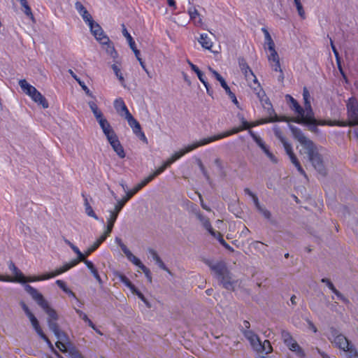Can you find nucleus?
Instances as JSON below:
<instances>
[{"instance_id": "nucleus-1", "label": "nucleus", "mask_w": 358, "mask_h": 358, "mask_svg": "<svg viewBox=\"0 0 358 358\" xmlns=\"http://www.w3.org/2000/svg\"><path fill=\"white\" fill-rule=\"evenodd\" d=\"M332 338H329L331 343L337 348L348 353V358H357L358 357V351L352 342L348 340L343 334H339L334 329H331Z\"/></svg>"}, {"instance_id": "nucleus-2", "label": "nucleus", "mask_w": 358, "mask_h": 358, "mask_svg": "<svg viewBox=\"0 0 358 358\" xmlns=\"http://www.w3.org/2000/svg\"><path fill=\"white\" fill-rule=\"evenodd\" d=\"M24 289L26 292L31 296L32 299L37 303V304L47 313L48 315V320L57 321L58 320V315L55 310L49 306L48 302L36 289L29 285H26Z\"/></svg>"}, {"instance_id": "nucleus-3", "label": "nucleus", "mask_w": 358, "mask_h": 358, "mask_svg": "<svg viewBox=\"0 0 358 358\" xmlns=\"http://www.w3.org/2000/svg\"><path fill=\"white\" fill-rule=\"evenodd\" d=\"M306 154L313 168L322 177L327 175V170L324 165L322 155L319 152L315 144L306 150Z\"/></svg>"}, {"instance_id": "nucleus-4", "label": "nucleus", "mask_w": 358, "mask_h": 358, "mask_svg": "<svg viewBox=\"0 0 358 358\" xmlns=\"http://www.w3.org/2000/svg\"><path fill=\"white\" fill-rule=\"evenodd\" d=\"M347 113L348 121V122H340L336 121V126L339 127H353L358 125V102L354 97H351L348 99L347 103Z\"/></svg>"}, {"instance_id": "nucleus-5", "label": "nucleus", "mask_w": 358, "mask_h": 358, "mask_svg": "<svg viewBox=\"0 0 358 358\" xmlns=\"http://www.w3.org/2000/svg\"><path fill=\"white\" fill-rule=\"evenodd\" d=\"M216 278L220 281V284L224 288L228 290H234L236 281L232 279L231 273L227 268L226 264L223 266H217Z\"/></svg>"}, {"instance_id": "nucleus-6", "label": "nucleus", "mask_w": 358, "mask_h": 358, "mask_svg": "<svg viewBox=\"0 0 358 358\" xmlns=\"http://www.w3.org/2000/svg\"><path fill=\"white\" fill-rule=\"evenodd\" d=\"M200 146H202L201 144H200V141H196L191 145L186 146L185 148L180 150V151L175 152L169 159H168L165 162H164V164L155 171L158 173L159 175L161 174L165 171L166 168L169 167L175 161L180 159L185 154Z\"/></svg>"}, {"instance_id": "nucleus-7", "label": "nucleus", "mask_w": 358, "mask_h": 358, "mask_svg": "<svg viewBox=\"0 0 358 358\" xmlns=\"http://www.w3.org/2000/svg\"><path fill=\"white\" fill-rule=\"evenodd\" d=\"M200 146H202L201 144H200V141H196L191 145L186 146L185 148L180 150V151L175 152L169 159H168L165 162H164V164L155 171L158 173L159 175L161 174L165 171L166 168L169 167L175 161L180 159L185 154Z\"/></svg>"}, {"instance_id": "nucleus-8", "label": "nucleus", "mask_w": 358, "mask_h": 358, "mask_svg": "<svg viewBox=\"0 0 358 358\" xmlns=\"http://www.w3.org/2000/svg\"><path fill=\"white\" fill-rule=\"evenodd\" d=\"M200 146H202L201 144H200V141H196L191 145L186 146L185 148L180 150V151L175 152L169 159H168L165 162H164V164L155 171L158 173L159 175L161 174L165 171L166 168L169 167L175 161L180 159L185 154Z\"/></svg>"}, {"instance_id": "nucleus-9", "label": "nucleus", "mask_w": 358, "mask_h": 358, "mask_svg": "<svg viewBox=\"0 0 358 358\" xmlns=\"http://www.w3.org/2000/svg\"><path fill=\"white\" fill-rule=\"evenodd\" d=\"M77 255H78L77 259L71 261L69 263H66L63 266H62L59 268L57 269L56 271L52 272L50 273V275L43 277V278H41V279H49L51 278H54L64 272L67 271L72 267L77 265L80 262H83L85 264L86 261H88L87 259H85V257H87L86 254L84 255L80 251L78 253H77Z\"/></svg>"}, {"instance_id": "nucleus-10", "label": "nucleus", "mask_w": 358, "mask_h": 358, "mask_svg": "<svg viewBox=\"0 0 358 358\" xmlns=\"http://www.w3.org/2000/svg\"><path fill=\"white\" fill-rule=\"evenodd\" d=\"M303 113H301L297 117L292 119V121L301 124H316V119L314 116V113L312 109L311 105L308 106H304Z\"/></svg>"}, {"instance_id": "nucleus-11", "label": "nucleus", "mask_w": 358, "mask_h": 358, "mask_svg": "<svg viewBox=\"0 0 358 358\" xmlns=\"http://www.w3.org/2000/svg\"><path fill=\"white\" fill-rule=\"evenodd\" d=\"M122 203H116L113 210H109V217L107 219V227L106 229L103 234L106 238L111 233L113 228L114 227V224L117 218V216L122 209Z\"/></svg>"}, {"instance_id": "nucleus-12", "label": "nucleus", "mask_w": 358, "mask_h": 358, "mask_svg": "<svg viewBox=\"0 0 358 358\" xmlns=\"http://www.w3.org/2000/svg\"><path fill=\"white\" fill-rule=\"evenodd\" d=\"M289 129L294 138H296L301 143V145L303 146L306 150L315 144L313 141L308 139L304 135L300 129L291 124L289 125Z\"/></svg>"}, {"instance_id": "nucleus-13", "label": "nucleus", "mask_w": 358, "mask_h": 358, "mask_svg": "<svg viewBox=\"0 0 358 358\" xmlns=\"http://www.w3.org/2000/svg\"><path fill=\"white\" fill-rule=\"evenodd\" d=\"M92 34L94 36L96 39L101 44H106L109 42L108 36L104 35L103 31L100 25L95 22L93 20L88 23Z\"/></svg>"}, {"instance_id": "nucleus-14", "label": "nucleus", "mask_w": 358, "mask_h": 358, "mask_svg": "<svg viewBox=\"0 0 358 358\" xmlns=\"http://www.w3.org/2000/svg\"><path fill=\"white\" fill-rule=\"evenodd\" d=\"M9 269L12 271L14 275V278H5L3 276L0 275L1 281H10V282H17L20 283H24L27 281L26 277L24 274L18 269V268L15 265L13 262H10L8 265Z\"/></svg>"}, {"instance_id": "nucleus-15", "label": "nucleus", "mask_w": 358, "mask_h": 358, "mask_svg": "<svg viewBox=\"0 0 358 358\" xmlns=\"http://www.w3.org/2000/svg\"><path fill=\"white\" fill-rule=\"evenodd\" d=\"M241 131H243V128H241L240 127H235V128H233L231 130L225 131V132H224L222 134L215 135V136H211V137H208V138H206L201 139V140L199 141H200V144H201V145L203 146V145L208 144V143H210L211 142H213V141L220 140L221 138L227 137V136H231L232 134H237V133H238Z\"/></svg>"}, {"instance_id": "nucleus-16", "label": "nucleus", "mask_w": 358, "mask_h": 358, "mask_svg": "<svg viewBox=\"0 0 358 358\" xmlns=\"http://www.w3.org/2000/svg\"><path fill=\"white\" fill-rule=\"evenodd\" d=\"M208 70L210 73H212V74L214 76V77L220 82L221 86L224 89L226 93L229 96L231 101L234 103L237 104L238 101L236 99V95L231 91L229 87L227 84L224 78L219 73H217L215 70L212 69L210 66H208Z\"/></svg>"}, {"instance_id": "nucleus-17", "label": "nucleus", "mask_w": 358, "mask_h": 358, "mask_svg": "<svg viewBox=\"0 0 358 358\" xmlns=\"http://www.w3.org/2000/svg\"><path fill=\"white\" fill-rule=\"evenodd\" d=\"M241 331L244 336L250 341L252 348L256 350L257 348L260 346L261 341L259 336L251 330L242 329Z\"/></svg>"}, {"instance_id": "nucleus-18", "label": "nucleus", "mask_w": 358, "mask_h": 358, "mask_svg": "<svg viewBox=\"0 0 358 358\" xmlns=\"http://www.w3.org/2000/svg\"><path fill=\"white\" fill-rule=\"evenodd\" d=\"M114 108L116 110L117 113L122 117L124 118L127 117V114L130 113L129 110L127 109L124 101L122 99L120 98L115 101L114 102Z\"/></svg>"}, {"instance_id": "nucleus-19", "label": "nucleus", "mask_w": 358, "mask_h": 358, "mask_svg": "<svg viewBox=\"0 0 358 358\" xmlns=\"http://www.w3.org/2000/svg\"><path fill=\"white\" fill-rule=\"evenodd\" d=\"M322 282H324L327 285V286L337 296V297L342 301L345 304L350 303V301L343 296L338 290L336 289L334 284L330 281L328 278H322L321 280Z\"/></svg>"}, {"instance_id": "nucleus-20", "label": "nucleus", "mask_w": 358, "mask_h": 358, "mask_svg": "<svg viewBox=\"0 0 358 358\" xmlns=\"http://www.w3.org/2000/svg\"><path fill=\"white\" fill-rule=\"evenodd\" d=\"M75 8L77 11L80 14L84 21L87 23L91 22L93 19L92 15L87 11L86 8L82 4L81 2L77 1L75 3Z\"/></svg>"}, {"instance_id": "nucleus-21", "label": "nucleus", "mask_w": 358, "mask_h": 358, "mask_svg": "<svg viewBox=\"0 0 358 358\" xmlns=\"http://www.w3.org/2000/svg\"><path fill=\"white\" fill-rule=\"evenodd\" d=\"M197 216L196 218L200 221L202 224L203 227L209 231V233L213 236H215L216 231L213 229L211 224L210 222L209 219L204 216L201 213H196Z\"/></svg>"}, {"instance_id": "nucleus-22", "label": "nucleus", "mask_w": 358, "mask_h": 358, "mask_svg": "<svg viewBox=\"0 0 358 358\" xmlns=\"http://www.w3.org/2000/svg\"><path fill=\"white\" fill-rule=\"evenodd\" d=\"M19 85L20 86L22 91L26 94L29 95L31 98H32L34 94L38 91L36 87L29 84L24 79L20 80L19 81Z\"/></svg>"}, {"instance_id": "nucleus-23", "label": "nucleus", "mask_w": 358, "mask_h": 358, "mask_svg": "<svg viewBox=\"0 0 358 358\" xmlns=\"http://www.w3.org/2000/svg\"><path fill=\"white\" fill-rule=\"evenodd\" d=\"M109 143L112 146L114 151L117 153V155L120 158H124L125 157V152L124 150L123 147L122 146L120 141L118 140L117 136L110 141H108Z\"/></svg>"}, {"instance_id": "nucleus-24", "label": "nucleus", "mask_w": 358, "mask_h": 358, "mask_svg": "<svg viewBox=\"0 0 358 358\" xmlns=\"http://www.w3.org/2000/svg\"><path fill=\"white\" fill-rule=\"evenodd\" d=\"M239 66L242 71V72L244 73L245 77L247 80H251L253 77H255V74L253 73L252 71L250 68V66L246 63L245 60L243 58L239 59Z\"/></svg>"}, {"instance_id": "nucleus-25", "label": "nucleus", "mask_w": 358, "mask_h": 358, "mask_svg": "<svg viewBox=\"0 0 358 358\" xmlns=\"http://www.w3.org/2000/svg\"><path fill=\"white\" fill-rule=\"evenodd\" d=\"M121 250L126 255L127 258L134 265L137 266L138 268L143 265L141 260L134 256L126 245H121Z\"/></svg>"}, {"instance_id": "nucleus-26", "label": "nucleus", "mask_w": 358, "mask_h": 358, "mask_svg": "<svg viewBox=\"0 0 358 358\" xmlns=\"http://www.w3.org/2000/svg\"><path fill=\"white\" fill-rule=\"evenodd\" d=\"M308 127V129L313 132V133H317L319 129H317L318 125H329V126H334L336 125V121H325V120H316V124H306Z\"/></svg>"}, {"instance_id": "nucleus-27", "label": "nucleus", "mask_w": 358, "mask_h": 358, "mask_svg": "<svg viewBox=\"0 0 358 358\" xmlns=\"http://www.w3.org/2000/svg\"><path fill=\"white\" fill-rule=\"evenodd\" d=\"M251 80L253 81V84H250V87L252 88L255 93L257 94L261 101H263V96H265V93L260 87L259 83L257 81L256 76L253 77Z\"/></svg>"}, {"instance_id": "nucleus-28", "label": "nucleus", "mask_w": 358, "mask_h": 358, "mask_svg": "<svg viewBox=\"0 0 358 358\" xmlns=\"http://www.w3.org/2000/svg\"><path fill=\"white\" fill-rule=\"evenodd\" d=\"M286 99L290 101L291 109L294 110L295 113L298 114V116H299V115L301 113H303V112H304L303 108H302L299 104V103L297 102V101L296 99H294L292 96H290L289 94H287L286 96Z\"/></svg>"}, {"instance_id": "nucleus-29", "label": "nucleus", "mask_w": 358, "mask_h": 358, "mask_svg": "<svg viewBox=\"0 0 358 358\" xmlns=\"http://www.w3.org/2000/svg\"><path fill=\"white\" fill-rule=\"evenodd\" d=\"M198 41L201 46L206 50H210L213 46V42L209 38L207 34H201Z\"/></svg>"}, {"instance_id": "nucleus-30", "label": "nucleus", "mask_w": 358, "mask_h": 358, "mask_svg": "<svg viewBox=\"0 0 358 358\" xmlns=\"http://www.w3.org/2000/svg\"><path fill=\"white\" fill-rule=\"evenodd\" d=\"M31 99L36 103H38V104L42 105L43 108H47L49 106L46 99L38 91H37V92H36L34 94V95L33 96V97Z\"/></svg>"}, {"instance_id": "nucleus-31", "label": "nucleus", "mask_w": 358, "mask_h": 358, "mask_svg": "<svg viewBox=\"0 0 358 358\" xmlns=\"http://www.w3.org/2000/svg\"><path fill=\"white\" fill-rule=\"evenodd\" d=\"M148 252L152 255L154 260H155L156 263L158 264L159 268L169 272V269L167 268V267L166 266V265L164 264V263L161 259V258L159 257V256L155 250L150 248L148 249Z\"/></svg>"}, {"instance_id": "nucleus-32", "label": "nucleus", "mask_w": 358, "mask_h": 358, "mask_svg": "<svg viewBox=\"0 0 358 358\" xmlns=\"http://www.w3.org/2000/svg\"><path fill=\"white\" fill-rule=\"evenodd\" d=\"M140 189L136 186L133 189L128 191L126 192V195L121 199L117 201V203H122V206L124 207L125 203Z\"/></svg>"}, {"instance_id": "nucleus-33", "label": "nucleus", "mask_w": 358, "mask_h": 358, "mask_svg": "<svg viewBox=\"0 0 358 358\" xmlns=\"http://www.w3.org/2000/svg\"><path fill=\"white\" fill-rule=\"evenodd\" d=\"M272 350L271 343L268 340H265L263 343L260 342V346L257 348L256 351L268 354L271 352Z\"/></svg>"}, {"instance_id": "nucleus-34", "label": "nucleus", "mask_w": 358, "mask_h": 358, "mask_svg": "<svg viewBox=\"0 0 358 358\" xmlns=\"http://www.w3.org/2000/svg\"><path fill=\"white\" fill-rule=\"evenodd\" d=\"M106 239V237L103 234L91 245L86 251V256L90 255L92 252L96 250L99 246Z\"/></svg>"}, {"instance_id": "nucleus-35", "label": "nucleus", "mask_w": 358, "mask_h": 358, "mask_svg": "<svg viewBox=\"0 0 358 358\" xmlns=\"http://www.w3.org/2000/svg\"><path fill=\"white\" fill-rule=\"evenodd\" d=\"M85 265L90 270L91 273L94 275V277L96 278V280L98 281V282L101 285L102 284V280L98 273L97 269L95 268L93 263L90 261H86Z\"/></svg>"}, {"instance_id": "nucleus-36", "label": "nucleus", "mask_w": 358, "mask_h": 358, "mask_svg": "<svg viewBox=\"0 0 358 358\" xmlns=\"http://www.w3.org/2000/svg\"><path fill=\"white\" fill-rule=\"evenodd\" d=\"M188 13L191 20L194 21L196 25H201L202 24L200 14L196 8L189 9Z\"/></svg>"}, {"instance_id": "nucleus-37", "label": "nucleus", "mask_w": 358, "mask_h": 358, "mask_svg": "<svg viewBox=\"0 0 358 358\" xmlns=\"http://www.w3.org/2000/svg\"><path fill=\"white\" fill-rule=\"evenodd\" d=\"M83 196L84 197V201H85L84 206H85V210L86 214L88 216L94 218L95 220H98L99 218H98L97 215H96V213L94 212L93 208L90 206L87 197H85L84 195H83Z\"/></svg>"}, {"instance_id": "nucleus-38", "label": "nucleus", "mask_w": 358, "mask_h": 358, "mask_svg": "<svg viewBox=\"0 0 358 358\" xmlns=\"http://www.w3.org/2000/svg\"><path fill=\"white\" fill-rule=\"evenodd\" d=\"M27 317H29L31 323V325L36 331V333L38 334H41L43 331V330L41 329L39 322L36 317L34 316V315L31 313L29 315H27Z\"/></svg>"}, {"instance_id": "nucleus-39", "label": "nucleus", "mask_w": 358, "mask_h": 358, "mask_svg": "<svg viewBox=\"0 0 358 358\" xmlns=\"http://www.w3.org/2000/svg\"><path fill=\"white\" fill-rule=\"evenodd\" d=\"M88 105L96 120L103 117L102 112L99 109L97 105L94 101H89Z\"/></svg>"}, {"instance_id": "nucleus-40", "label": "nucleus", "mask_w": 358, "mask_h": 358, "mask_svg": "<svg viewBox=\"0 0 358 358\" xmlns=\"http://www.w3.org/2000/svg\"><path fill=\"white\" fill-rule=\"evenodd\" d=\"M122 34L123 36L127 38L128 43L129 45V47L131 49H134V46H136L135 41H134L133 38L130 35V34L128 32L125 25L123 24H122Z\"/></svg>"}, {"instance_id": "nucleus-41", "label": "nucleus", "mask_w": 358, "mask_h": 358, "mask_svg": "<svg viewBox=\"0 0 358 358\" xmlns=\"http://www.w3.org/2000/svg\"><path fill=\"white\" fill-rule=\"evenodd\" d=\"M117 275L120 280L130 289L131 292H135L136 287L131 283L127 277L121 273H118Z\"/></svg>"}, {"instance_id": "nucleus-42", "label": "nucleus", "mask_w": 358, "mask_h": 358, "mask_svg": "<svg viewBox=\"0 0 358 358\" xmlns=\"http://www.w3.org/2000/svg\"><path fill=\"white\" fill-rule=\"evenodd\" d=\"M103 45H106V53L110 55L112 58L114 59H116L118 57V54L117 51L115 50L114 46L109 42H108L106 44H103Z\"/></svg>"}, {"instance_id": "nucleus-43", "label": "nucleus", "mask_w": 358, "mask_h": 358, "mask_svg": "<svg viewBox=\"0 0 358 358\" xmlns=\"http://www.w3.org/2000/svg\"><path fill=\"white\" fill-rule=\"evenodd\" d=\"M159 176L158 173L155 171L151 173L149 176L145 178L143 180H142L140 183H138L136 186L139 189H141L143 187H145L148 183L151 182L155 177Z\"/></svg>"}, {"instance_id": "nucleus-44", "label": "nucleus", "mask_w": 358, "mask_h": 358, "mask_svg": "<svg viewBox=\"0 0 358 358\" xmlns=\"http://www.w3.org/2000/svg\"><path fill=\"white\" fill-rule=\"evenodd\" d=\"M76 313L78 315L79 317L81 318L83 320H84L87 324L92 327L93 329H95V325L94 323L90 320L87 317V315L83 313L82 310L76 308L75 309Z\"/></svg>"}, {"instance_id": "nucleus-45", "label": "nucleus", "mask_w": 358, "mask_h": 358, "mask_svg": "<svg viewBox=\"0 0 358 358\" xmlns=\"http://www.w3.org/2000/svg\"><path fill=\"white\" fill-rule=\"evenodd\" d=\"M187 63L189 64L191 69L195 72L198 76V78L201 83H204V75L201 71L193 63H192L189 60H187Z\"/></svg>"}, {"instance_id": "nucleus-46", "label": "nucleus", "mask_w": 358, "mask_h": 358, "mask_svg": "<svg viewBox=\"0 0 358 358\" xmlns=\"http://www.w3.org/2000/svg\"><path fill=\"white\" fill-rule=\"evenodd\" d=\"M38 336L44 340L46 343L48 344V347L51 349V350L57 356L58 358H63L54 348L53 345L49 340V338L46 336V335L42 331L41 334H38Z\"/></svg>"}, {"instance_id": "nucleus-47", "label": "nucleus", "mask_w": 358, "mask_h": 358, "mask_svg": "<svg viewBox=\"0 0 358 358\" xmlns=\"http://www.w3.org/2000/svg\"><path fill=\"white\" fill-rule=\"evenodd\" d=\"M56 284L58 285V287L59 288H61L64 292H66V294L72 296L73 297L76 298V294L74 292H73L70 289H69L67 287H66V283L63 281V280H57L56 281Z\"/></svg>"}, {"instance_id": "nucleus-48", "label": "nucleus", "mask_w": 358, "mask_h": 358, "mask_svg": "<svg viewBox=\"0 0 358 358\" xmlns=\"http://www.w3.org/2000/svg\"><path fill=\"white\" fill-rule=\"evenodd\" d=\"M289 350L292 352H294L296 355L301 358L306 357V353L304 350L300 347V345L298 343L294 344V345L292 346V348Z\"/></svg>"}, {"instance_id": "nucleus-49", "label": "nucleus", "mask_w": 358, "mask_h": 358, "mask_svg": "<svg viewBox=\"0 0 358 358\" xmlns=\"http://www.w3.org/2000/svg\"><path fill=\"white\" fill-rule=\"evenodd\" d=\"M214 237L216 238L220 244L223 245L226 249L231 252H234V249L224 240L222 235L220 232H216V235Z\"/></svg>"}, {"instance_id": "nucleus-50", "label": "nucleus", "mask_w": 358, "mask_h": 358, "mask_svg": "<svg viewBox=\"0 0 358 358\" xmlns=\"http://www.w3.org/2000/svg\"><path fill=\"white\" fill-rule=\"evenodd\" d=\"M111 67H112L115 76H117V78H118L120 82L121 83V84L122 85H124V78L122 76V73L120 71V69L115 64H113Z\"/></svg>"}, {"instance_id": "nucleus-51", "label": "nucleus", "mask_w": 358, "mask_h": 358, "mask_svg": "<svg viewBox=\"0 0 358 358\" xmlns=\"http://www.w3.org/2000/svg\"><path fill=\"white\" fill-rule=\"evenodd\" d=\"M298 13L302 19L306 18V13L300 0H294Z\"/></svg>"}, {"instance_id": "nucleus-52", "label": "nucleus", "mask_w": 358, "mask_h": 358, "mask_svg": "<svg viewBox=\"0 0 358 358\" xmlns=\"http://www.w3.org/2000/svg\"><path fill=\"white\" fill-rule=\"evenodd\" d=\"M274 134L280 141L283 145L288 143L286 138L284 137L282 132L280 129V128L277 127L274 128Z\"/></svg>"}, {"instance_id": "nucleus-53", "label": "nucleus", "mask_w": 358, "mask_h": 358, "mask_svg": "<svg viewBox=\"0 0 358 358\" xmlns=\"http://www.w3.org/2000/svg\"><path fill=\"white\" fill-rule=\"evenodd\" d=\"M133 294L138 296V297L143 301V303L145 304L147 308H150L152 307L151 303L146 299V298L144 296V295L138 291L136 288L135 289V292H132Z\"/></svg>"}, {"instance_id": "nucleus-54", "label": "nucleus", "mask_w": 358, "mask_h": 358, "mask_svg": "<svg viewBox=\"0 0 358 358\" xmlns=\"http://www.w3.org/2000/svg\"><path fill=\"white\" fill-rule=\"evenodd\" d=\"M103 132L106 136L108 141L117 137L116 134L115 133L114 130L111 127H110L106 130L103 131Z\"/></svg>"}, {"instance_id": "nucleus-55", "label": "nucleus", "mask_w": 358, "mask_h": 358, "mask_svg": "<svg viewBox=\"0 0 358 358\" xmlns=\"http://www.w3.org/2000/svg\"><path fill=\"white\" fill-rule=\"evenodd\" d=\"M69 354L71 358H84L80 352L74 347L69 349Z\"/></svg>"}, {"instance_id": "nucleus-56", "label": "nucleus", "mask_w": 358, "mask_h": 358, "mask_svg": "<svg viewBox=\"0 0 358 358\" xmlns=\"http://www.w3.org/2000/svg\"><path fill=\"white\" fill-rule=\"evenodd\" d=\"M55 336L57 337L58 341H69V338L68 335L62 330H59L57 332H56L55 334Z\"/></svg>"}, {"instance_id": "nucleus-57", "label": "nucleus", "mask_w": 358, "mask_h": 358, "mask_svg": "<svg viewBox=\"0 0 358 358\" xmlns=\"http://www.w3.org/2000/svg\"><path fill=\"white\" fill-rule=\"evenodd\" d=\"M197 164L200 168L201 171L202 172L203 175L206 178V179L208 181L209 183H210V176L200 159H197Z\"/></svg>"}, {"instance_id": "nucleus-58", "label": "nucleus", "mask_w": 358, "mask_h": 358, "mask_svg": "<svg viewBox=\"0 0 358 358\" xmlns=\"http://www.w3.org/2000/svg\"><path fill=\"white\" fill-rule=\"evenodd\" d=\"M97 122H99L101 128L102 129V131H105L107 129H108L110 126V123L108 122V120L104 118V117H102L97 120Z\"/></svg>"}, {"instance_id": "nucleus-59", "label": "nucleus", "mask_w": 358, "mask_h": 358, "mask_svg": "<svg viewBox=\"0 0 358 358\" xmlns=\"http://www.w3.org/2000/svg\"><path fill=\"white\" fill-rule=\"evenodd\" d=\"M303 97L304 100V106H307L309 107V106L311 105L310 101V95L306 87H304L303 90Z\"/></svg>"}, {"instance_id": "nucleus-60", "label": "nucleus", "mask_w": 358, "mask_h": 358, "mask_svg": "<svg viewBox=\"0 0 358 358\" xmlns=\"http://www.w3.org/2000/svg\"><path fill=\"white\" fill-rule=\"evenodd\" d=\"M127 120L129 125L134 129L136 125L138 124L139 122L132 116L131 113L127 114V117H125Z\"/></svg>"}, {"instance_id": "nucleus-61", "label": "nucleus", "mask_w": 358, "mask_h": 358, "mask_svg": "<svg viewBox=\"0 0 358 358\" xmlns=\"http://www.w3.org/2000/svg\"><path fill=\"white\" fill-rule=\"evenodd\" d=\"M48 325L49 329L54 333V334L59 330H60L59 327L57 323V321L48 320Z\"/></svg>"}, {"instance_id": "nucleus-62", "label": "nucleus", "mask_w": 358, "mask_h": 358, "mask_svg": "<svg viewBox=\"0 0 358 358\" xmlns=\"http://www.w3.org/2000/svg\"><path fill=\"white\" fill-rule=\"evenodd\" d=\"M205 263L210 268V269L216 273V269L215 268L217 266H223L225 263L223 262H219L215 264L213 263L210 260H205Z\"/></svg>"}, {"instance_id": "nucleus-63", "label": "nucleus", "mask_w": 358, "mask_h": 358, "mask_svg": "<svg viewBox=\"0 0 358 358\" xmlns=\"http://www.w3.org/2000/svg\"><path fill=\"white\" fill-rule=\"evenodd\" d=\"M268 59L269 62H278L280 61L279 56L275 50L270 51V54L268 55Z\"/></svg>"}, {"instance_id": "nucleus-64", "label": "nucleus", "mask_w": 358, "mask_h": 358, "mask_svg": "<svg viewBox=\"0 0 358 358\" xmlns=\"http://www.w3.org/2000/svg\"><path fill=\"white\" fill-rule=\"evenodd\" d=\"M257 210L261 213L263 216L266 218V219H268V220H271V213L269 210H268L266 208L263 207V206H260L258 208H257Z\"/></svg>"}]
</instances>
